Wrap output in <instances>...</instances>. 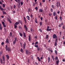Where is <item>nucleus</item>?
<instances>
[{
  "mask_svg": "<svg viewBox=\"0 0 65 65\" xmlns=\"http://www.w3.org/2000/svg\"><path fill=\"white\" fill-rule=\"evenodd\" d=\"M24 22H25V24H26L27 22H26V18H25V17H24Z\"/></svg>",
  "mask_w": 65,
  "mask_h": 65,
  "instance_id": "2eb2a0df",
  "label": "nucleus"
},
{
  "mask_svg": "<svg viewBox=\"0 0 65 65\" xmlns=\"http://www.w3.org/2000/svg\"><path fill=\"white\" fill-rule=\"evenodd\" d=\"M57 43L56 42H55V43H54V46H57Z\"/></svg>",
  "mask_w": 65,
  "mask_h": 65,
  "instance_id": "393cba45",
  "label": "nucleus"
},
{
  "mask_svg": "<svg viewBox=\"0 0 65 65\" xmlns=\"http://www.w3.org/2000/svg\"><path fill=\"white\" fill-rule=\"evenodd\" d=\"M17 37H15V38L14 40L13 41V44H14L15 43H16V42H17Z\"/></svg>",
  "mask_w": 65,
  "mask_h": 65,
  "instance_id": "20e7f679",
  "label": "nucleus"
},
{
  "mask_svg": "<svg viewBox=\"0 0 65 65\" xmlns=\"http://www.w3.org/2000/svg\"><path fill=\"white\" fill-rule=\"evenodd\" d=\"M3 53H2V52H0V56H1V55Z\"/></svg>",
  "mask_w": 65,
  "mask_h": 65,
  "instance_id": "a19ab883",
  "label": "nucleus"
},
{
  "mask_svg": "<svg viewBox=\"0 0 65 65\" xmlns=\"http://www.w3.org/2000/svg\"><path fill=\"white\" fill-rule=\"evenodd\" d=\"M55 60H59V59H58V57L57 56H56V57H55Z\"/></svg>",
  "mask_w": 65,
  "mask_h": 65,
  "instance_id": "412c9836",
  "label": "nucleus"
},
{
  "mask_svg": "<svg viewBox=\"0 0 65 65\" xmlns=\"http://www.w3.org/2000/svg\"><path fill=\"white\" fill-rule=\"evenodd\" d=\"M56 12H54L53 13V15L54 17H55V16H56Z\"/></svg>",
  "mask_w": 65,
  "mask_h": 65,
  "instance_id": "f8f14e48",
  "label": "nucleus"
},
{
  "mask_svg": "<svg viewBox=\"0 0 65 65\" xmlns=\"http://www.w3.org/2000/svg\"><path fill=\"white\" fill-rule=\"evenodd\" d=\"M2 57L3 60V61H5V58L4 56H2Z\"/></svg>",
  "mask_w": 65,
  "mask_h": 65,
  "instance_id": "1a4fd4ad",
  "label": "nucleus"
},
{
  "mask_svg": "<svg viewBox=\"0 0 65 65\" xmlns=\"http://www.w3.org/2000/svg\"><path fill=\"white\" fill-rule=\"evenodd\" d=\"M27 12H30V9H28V10L27 11Z\"/></svg>",
  "mask_w": 65,
  "mask_h": 65,
  "instance_id": "de8ad7c7",
  "label": "nucleus"
},
{
  "mask_svg": "<svg viewBox=\"0 0 65 65\" xmlns=\"http://www.w3.org/2000/svg\"><path fill=\"white\" fill-rule=\"evenodd\" d=\"M59 19L61 20V21H62V17H60Z\"/></svg>",
  "mask_w": 65,
  "mask_h": 65,
  "instance_id": "ea45409f",
  "label": "nucleus"
},
{
  "mask_svg": "<svg viewBox=\"0 0 65 65\" xmlns=\"http://www.w3.org/2000/svg\"><path fill=\"white\" fill-rule=\"evenodd\" d=\"M10 37H11V36H12V32H10Z\"/></svg>",
  "mask_w": 65,
  "mask_h": 65,
  "instance_id": "c85d7f7f",
  "label": "nucleus"
},
{
  "mask_svg": "<svg viewBox=\"0 0 65 65\" xmlns=\"http://www.w3.org/2000/svg\"><path fill=\"white\" fill-rule=\"evenodd\" d=\"M26 18H28L27 19V20H30V17H29V16H27L26 17Z\"/></svg>",
  "mask_w": 65,
  "mask_h": 65,
  "instance_id": "a211bd4d",
  "label": "nucleus"
},
{
  "mask_svg": "<svg viewBox=\"0 0 65 65\" xmlns=\"http://www.w3.org/2000/svg\"><path fill=\"white\" fill-rule=\"evenodd\" d=\"M4 44V42H2L1 43V45H3V44Z\"/></svg>",
  "mask_w": 65,
  "mask_h": 65,
  "instance_id": "a18cd8bd",
  "label": "nucleus"
},
{
  "mask_svg": "<svg viewBox=\"0 0 65 65\" xmlns=\"http://www.w3.org/2000/svg\"><path fill=\"white\" fill-rule=\"evenodd\" d=\"M59 60H57L56 61V63L57 65H58L59 63Z\"/></svg>",
  "mask_w": 65,
  "mask_h": 65,
  "instance_id": "0eeeda50",
  "label": "nucleus"
},
{
  "mask_svg": "<svg viewBox=\"0 0 65 65\" xmlns=\"http://www.w3.org/2000/svg\"><path fill=\"white\" fill-rule=\"evenodd\" d=\"M8 40H9L8 39V38H7V39L6 40V43H9V42Z\"/></svg>",
  "mask_w": 65,
  "mask_h": 65,
  "instance_id": "9b49d317",
  "label": "nucleus"
},
{
  "mask_svg": "<svg viewBox=\"0 0 65 65\" xmlns=\"http://www.w3.org/2000/svg\"><path fill=\"white\" fill-rule=\"evenodd\" d=\"M0 29L1 30H2V28L1 26H0Z\"/></svg>",
  "mask_w": 65,
  "mask_h": 65,
  "instance_id": "680f3d73",
  "label": "nucleus"
},
{
  "mask_svg": "<svg viewBox=\"0 0 65 65\" xmlns=\"http://www.w3.org/2000/svg\"><path fill=\"white\" fill-rule=\"evenodd\" d=\"M57 40H58V39H57V38H56L55 39V41L56 42H57Z\"/></svg>",
  "mask_w": 65,
  "mask_h": 65,
  "instance_id": "4d7b16f0",
  "label": "nucleus"
},
{
  "mask_svg": "<svg viewBox=\"0 0 65 65\" xmlns=\"http://www.w3.org/2000/svg\"><path fill=\"white\" fill-rule=\"evenodd\" d=\"M19 24L20 23H19V22H17L15 23V25H19Z\"/></svg>",
  "mask_w": 65,
  "mask_h": 65,
  "instance_id": "ddd939ff",
  "label": "nucleus"
},
{
  "mask_svg": "<svg viewBox=\"0 0 65 65\" xmlns=\"http://www.w3.org/2000/svg\"><path fill=\"white\" fill-rule=\"evenodd\" d=\"M21 5H22L23 4V2H21Z\"/></svg>",
  "mask_w": 65,
  "mask_h": 65,
  "instance_id": "052dcab7",
  "label": "nucleus"
},
{
  "mask_svg": "<svg viewBox=\"0 0 65 65\" xmlns=\"http://www.w3.org/2000/svg\"><path fill=\"white\" fill-rule=\"evenodd\" d=\"M43 2H45V0H42Z\"/></svg>",
  "mask_w": 65,
  "mask_h": 65,
  "instance_id": "774afa93",
  "label": "nucleus"
},
{
  "mask_svg": "<svg viewBox=\"0 0 65 65\" xmlns=\"http://www.w3.org/2000/svg\"><path fill=\"white\" fill-rule=\"evenodd\" d=\"M48 38V35H47L46 36V39H47Z\"/></svg>",
  "mask_w": 65,
  "mask_h": 65,
  "instance_id": "c756f323",
  "label": "nucleus"
},
{
  "mask_svg": "<svg viewBox=\"0 0 65 65\" xmlns=\"http://www.w3.org/2000/svg\"><path fill=\"white\" fill-rule=\"evenodd\" d=\"M47 30L48 31H50L51 30H52V29L50 28H47Z\"/></svg>",
  "mask_w": 65,
  "mask_h": 65,
  "instance_id": "4be33fe9",
  "label": "nucleus"
},
{
  "mask_svg": "<svg viewBox=\"0 0 65 65\" xmlns=\"http://www.w3.org/2000/svg\"><path fill=\"white\" fill-rule=\"evenodd\" d=\"M0 61L1 64H3V60H2V59L0 58Z\"/></svg>",
  "mask_w": 65,
  "mask_h": 65,
  "instance_id": "dca6fc26",
  "label": "nucleus"
},
{
  "mask_svg": "<svg viewBox=\"0 0 65 65\" xmlns=\"http://www.w3.org/2000/svg\"><path fill=\"white\" fill-rule=\"evenodd\" d=\"M24 28H25H25H27V26H26V25H25L24 26Z\"/></svg>",
  "mask_w": 65,
  "mask_h": 65,
  "instance_id": "c9c22d12",
  "label": "nucleus"
},
{
  "mask_svg": "<svg viewBox=\"0 0 65 65\" xmlns=\"http://www.w3.org/2000/svg\"><path fill=\"white\" fill-rule=\"evenodd\" d=\"M63 25V22H62L61 24H60L58 25V26L59 27H60L61 28V26H62Z\"/></svg>",
  "mask_w": 65,
  "mask_h": 65,
  "instance_id": "423d86ee",
  "label": "nucleus"
},
{
  "mask_svg": "<svg viewBox=\"0 0 65 65\" xmlns=\"http://www.w3.org/2000/svg\"><path fill=\"white\" fill-rule=\"evenodd\" d=\"M25 29L26 31H28V28H27V27H26V28H25Z\"/></svg>",
  "mask_w": 65,
  "mask_h": 65,
  "instance_id": "09e8293b",
  "label": "nucleus"
},
{
  "mask_svg": "<svg viewBox=\"0 0 65 65\" xmlns=\"http://www.w3.org/2000/svg\"><path fill=\"white\" fill-rule=\"evenodd\" d=\"M26 43L24 42V43L23 44V49H25V47H26Z\"/></svg>",
  "mask_w": 65,
  "mask_h": 65,
  "instance_id": "39448f33",
  "label": "nucleus"
},
{
  "mask_svg": "<svg viewBox=\"0 0 65 65\" xmlns=\"http://www.w3.org/2000/svg\"><path fill=\"white\" fill-rule=\"evenodd\" d=\"M39 30L41 32H42V30H41V28L40 29H39Z\"/></svg>",
  "mask_w": 65,
  "mask_h": 65,
  "instance_id": "4c0bfd02",
  "label": "nucleus"
},
{
  "mask_svg": "<svg viewBox=\"0 0 65 65\" xmlns=\"http://www.w3.org/2000/svg\"><path fill=\"white\" fill-rule=\"evenodd\" d=\"M19 34H20V35L21 36H22L23 34H22L21 33V32Z\"/></svg>",
  "mask_w": 65,
  "mask_h": 65,
  "instance_id": "2f4dec72",
  "label": "nucleus"
},
{
  "mask_svg": "<svg viewBox=\"0 0 65 65\" xmlns=\"http://www.w3.org/2000/svg\"><path fill=\"white\" fill-rule=\"evenodd\" d=\"M39 10V12H42V11H43V10H42V9H40Z\"/></svg>",
  "mask_w": 65,
  "mask_h": 65,
  "instance_id": "6e6552de",
  "label": "nucleus"
},
{
  "mask_svg": "<svg viewBox=\"0 0 65 65\" xmlns=\"http://www.w3.org/2000/svg\"><path fill=\"white\" fill-rule=\"evenodd\" d=\"M2 12L3 13V14H6V12L5 11H2Z\"/></svg>",
  "mask_w": 65,
  "mask_h": 65,
  "instance_id": "aec40b11",
  "label": "nucleus"
},
{
  "mask_svg": "<svg viewBox=\"0 0 65 65\" xmlns=\"http://www.w3.org/2000/svg\"><path fill=\"white\" fill-rule=\"evenodd\" d=\"M26 52V55H30L31 54V53L30 52H29V51L28 50H25Z\"/></svg>",
  "mask_w": 65,
  "mask_h": 65,
  "instance_id": "f03ea898",
  "label": "nucleus"
},
{
  "mask_svg": "<svg viewBox=\"0 0 65 65\" xmlns=\"http://www.w3.org/2000/svg\"><path fill=\"white\" fill-rule=\"evenodd\" d=\"M38 41H37L35 43V45H36V44H38Z\"/></svg>",
  "mask_w": 65,
  "mask_h": 65,
  "instance_id": "f704fd0d",
  "label": "nucleus"
},
{
  "mask_svg": "<svg viewBox=\"0 0 65 65\" xmlns=\"http://www.w3.org/2000/svg\"><path fill=\"white\" fill-rule=\"evenodd\" d=\"M52 58L53 59V61H55V58H54V56H52Z\"/></svg>",
  "mask_w": 65,
  "mask_h": 65,
  "instance_id": "f3484780",
  "label": "nucleus"
},
{
  "mask_svg": "<svg viewBox=\"0 0 65 65\" xmlns=\"http://www.w3.org/2000/svg\"><path fill=\"white\" fill-rule=\"evenodd\" d=\"M37 58L38 59V60L39 61H40V58H39V57H37Z\"/></svg>",
  "mask_w": 65,
  "mask_h": 65,
  "instance_id": "cd10ccee",
  "label": "nucleus"
},
{
  "mask_svg": "<svg viewBox=\"0 0 65 65\" xmlns=\"http://www.w3.org/2000/svg\"><path fill=\"white\" fill-rule=\"evenodd\" d=\"M34 38H36V39H37V36H36Z\"/></svg>",
  "mask_w": 65,
  "mask_h": 65,
  "instance_id": "bf43d9fd",
  "label": "nucleus"
},
{
  "mask_svg": "<svg viewBox=\"0 0 65 65\" xmlns=\"http://www.w3.org/2000/svg\"><path fill=\"white\" fill-rule=\"evenodd\" d=\"M53 39H56L57 38V36L56 35L54 34L53 35Z\"/></svg>",
  "mask_w": 65,
  "mask_h": 65,
  "instance_id": "7ed1b4c3",
  "label": "nucleus"
},
{
  "mask_svg": "<svg viewBox=\"0 0 65 65\" xmlns=\"http://www.w3.org/2000/svg\"><path fill=\"white\" fill-rule=\"evenodd\" d=\"M34 46L35 47H37V48L38 47V45H34Z\"/></svg>",
  "mask_w": 65,
  "mask_h": 65,
  "instance_id": "5701e85b",
  "label": "nucleus"
},
{
  "mask_svg": "<svg viewBox=\"0 0 65 65\" xmlns=\"http://www.w3.org/2000/svg\"><path fill=\"white\" fill-rule=\"evenodd\" d=\"M48 63H49V62H50V60H51V59H50V57H48Z\"/></svg>",
  "mask_w": 65,
  "mask_h": 65,
  "instance_id": "6ab92c4d",
  "label": "nucleus"
},
{
  "mask_svg": "<svg viewBox=\"0 0 65 65\" xmlns=\"http://www.w3.org/2000/svg\"><path fill=\"white\" fill-rule=\"evenodd\" d=\"M15 7H16V6H15V5H14L13 6V8L14 9H15Z\"/></svg>",
  "mask_w": 65,
  "mask_h": 65,
  "instance_id": "603ef678",
  "label": "nucleus"
},
{
  "mask_svg": "<svg viewBox=\"0 0 65 65\" xmlns=\"http://www.w3.org/2000/svg\"><path fill=\"white\" fill-rule=\"evenodd\" d=\"M6 57L8 60H9V56L8 55H6Z\"/></svg>",
  "mask_w": 65,
  "mask_h": 65,
  "instance_id": "9d476101",
  "label": "nucleus"
},
{
  "mask_svg": "<svg viewBox=\"0 0 65 65\" xmlns=\"http://www.w3.org/2000/svg\"><path fill=\"white\" fill-rule=\"evenodd\" d=\"M28 40L29 41H31V36L30 35L29 36Z\"/></svg>",
  "mask_w": 65,
  "mask_h": 65,
  "instance_id": "4468645a",
  "label": "nucleus"
},
{
  "mask_svg": "<svg viewBox=\"0 0 65 65\" xmlns=\"http://www.w3.org/2000/svg\"><path fill=\"white\" fill-rule=\"evenodd\" d=\"M55 19L56 20H57L58 19V17L56 15V16L55 17Z\"/></svg>",
  "mask_w": 65,
  "mask_h": 65,
  "instance_id": "a878e982",
  "label": "nucleus"
},
{
  "mask_svg": "<svg viewBox=\"0 0 65 65\" xmlns=\"http://www.w3.org/2000/svg\"><path fill=\"white\" fill-rule=\"evenodd\" d=\"M62 28L63 29H65V27H64V26H62Z\"/></svg>",
  "mask_w": 65,
  "mask_h": 65,
  "instance_id": "13d9d810",
  "label": "nucleus"
},
{
  "mask_svg": "<svg viewBox=\"0 0 65 65\" xmlns=\"http://www.w3.org/2000/svg\"><path fill=\"white\" fill-rule=\"evenodd\" d=\"M57 13L58 14H59V13H60V11L59 10L58 11Z\"/></svg>",
  "mask_w": 65,
  "mask_h": 65,
  "instance_id": "e2e57ef3",
  "label": "nucleus"
},
{
  "mask_svg": "<svg viewBox=\"0 0 65 65\" xmlns=\"http://www.w3.org/2000/svg\"><path fill=\"white\" fill-rule=\"evenodd\" d=\"M0 9L1 11H3V10H4L3 8H1V7L0 8Z\"/></svg>",
  "mask_w": 65,
  "mask_h": 65,
  "instance_id": "bb28decb",
  "label": "nucleus"
},
{
  "mask_svg": "<svg viewBox=\"0 0 65 65\" xmlns=\"http://www.w3.org/2000/svg\"><path fill=\"white\" fill-rule=\"evenodd\" d=\"M0 4H1V5H2L3 4V3L1 2V1H0Z\"/></svg>",
  "mask_w": 65,
  "mask_h": 65,
  "instance_id": "5fc2aeb1",
  "label": "nucleus"
},
{
  "mask_svg": "<svg viewBox=\"0 0 65 65\" xmlns=\"http://www.w3.org/2000/svg\"><path fill=\"white\" fill-rule=\"evenodd\" d=\"M5 48L6 51H8L9 52H10V49L9 47H7V45H6Z\"/></svg>",
  "mask_w": 65,
  "mask_h": 65,
  "instance_id": "f257e3e1",
  "label": "nucleus"
},
{
  "mask_svg": "<svg viewBox=\"0 0 65 65\" xmlns=\"http://www.w3.org/2000/svg\"><path fill=\"white\" fill-rule=\"evenodd\" d=\"M47 50L49 51H50L51 50V49H50V48H47Z\"/></svg>",
  "mask_w": 65,
  "mask_h": 65,
  "instance_id": "8fccbe9b",
  "label": "nucleus"
},
{
  "mask_svg": "<svg viewBox=\"0 0 65 65\" xmlns=\"http://www.w3.org/2000/svg\"><path fill=\"white\" fill-rule=\"evenodd\" d=\"M48 15L49 16H51V14L50 13H49Z\"/></svg>",
  "mask_w": 65,
  "mask_h": 65,
  "instance_id": "338daca9",
  "label": "nucleus"
},
{
  "mask_svg": "<svg viewBox=\"0 0 65 65\" xmlns=\"http://www.w3.org/2000/svg\"><path fill=\"white\" fill-rule=\"evenodd\" d=\"M40 47H38L37 48V50L38 51H40Z\"/></svg>",
  "mask_w": 65,
  "mask_h": 65,
  "instance_id": "b1692460",
  "label": "nucleus"
},
{
  "mask_svg": "<svg viewBox=\"0 0 65 65\" xmlns=\"http://www.w3.org/2000/svg\"><path fill=\"white\" fill-rule=\"evenodd\" d=\"M61 33H62V32L60 31L59 32V34L60 35H61Z\"/></svg>",
  "mask_w": 65,
  "mask_h": 65,
  "instance_id": "0e129e2a",
  "label": "nucleus"
},
{
  "mask_svg": "<svg viewBox=\"0 0 65 65\" xmlns=\"http://www.w3.org/2000/svg\"><path fill=\"white\" fill-rule=\"evenodd\" d=\"M2 24L3 25L5 24V23L4 22H2Z\"/></svg>",
  "mask_w": 65,
  "mask_h": 65,
  "instance_id": "49530a36",
  "label": "nucleus"
},
{
  "mask_svg": "<svg viewBox=\"0 0 65 65\" xmlns=\"http://www.w3.org/2000/svg\"><path fill=\"white\" fill-rule=\"evenodd\" d=\"M40 19H41V21H42V20L43 19V18H42V17H41Z\"/></svg>",
  "mask_w": 65,
  "mask_h": 65,
  "instance_id": "6e6d98bb",
  "label": "nucleus"
},
{
  "mask_svg": "<svg viewBox=\"0 0 65 65\" xmlns=\"http://www.w3.org/2000/svg\"><path fill=\"white\" fill-rule=\"evenodd\" d=\"M55 53L56 54V55H57V51L56 50H55Z\"/></svg>",
  "mask_w": 65,
  "mask_h": 65,
  "instance_id": "e433bc0d",
  "label": "nucleus"
},
{
  "mask_svg": "<svg viewBox=\"0 0 65 65\" xmlns=\"http://www.w3.org/2000/svg\"><path fill=\"white\" fill-rule=\"evenodd\" d=\"M20 51L21 52H22V53H23V50L22 48H21V49L20 50Z\"/></svg>",
  "mask_w": 65,
  "mask_h": 65,
  "instance_id": "7c9ffc66",
  "label": "nucleus"
},
{
  "mask_svg": "<svg viewBox=\"0 0 65 65\" xmlns=\"http://www.w3.org/2000/svg\"><path fill=\"white\" fill-rule=\"evenodd\" d=\"M40 26H41V25H42V22H40Z\"/></svg>",
  "mask_w": 65,
  "mask_h": 65,
  "instance_id": "58836bf2",
  "label": "nucleus"
},
{
  "mask_svg": "<svg viewBox=\"0 0 65 65\" xmlns=\"http://www.w3.org/2000/svg\"><path fill=\"white\" fill-rule=\"evenodd\" d=\"M52 8H53V9H55V8L54 7V5H52Z\"/></svg>",
  "mask_w": 65,
  "mask_h": 65,
  "instance_id": "c03bdc74",
  "label": "nucleus"
},
{
  "mask_svg": "<svg viewBox=\"0 0 65 65\" xmlns=\"http://www.w3.org/2000/svg\"><path fill=\"white\" fill-rule=\"evenodd\" d=\"M35 9H36V10H37L38 9V8H37V7H36L35 8Z\"/></svg>",
  "mask_w": 65,
  "mask_h": 65,
  "instance_id": "864d4df0",
  "label": "nucleus"
},
{
  "mask_svg": "<svg viewBox=\"0 0 65 65\" xmlns=\"http://www.w3.org/2000/svg\"><path fill=\"white\" fill-rule=\"evenodd\" d=\"M23 35L24 37H26V34H25V33L24 32L23 33Z\"/></svg>",
  "mask_w": 65,
  "mask_h": 65,
  "instance_id": "473e14b6",
  "label": "nucleus"
},
{
  "mask_svg": "<svg viewBox=\"0 0 65 65\" xmlns=\"http://www.w3.org/2000/svg\"><path fill=\"white\" fill-rule=\"evenodd\" d=\"M3 26L4 27V28H5L6 27V25L5 24H4L3 25Z\"/></svg>",
  "mask_w": 65,
  "mask_h": 65,
  "instance_id": "3c124183",
  "label": "nucleus"
},
{
  "mask_svg": "<svg viewBox=\"0 0 65 65\" xmlns=\"http://www.w3.org/2000/svg\"><path fill=\"white\" fill-rule=\"evenodd\" d=\"M14 28H15V29H16L17 28V27L18 26L15 25H14Z\"/></svg>",
  "mask_w": 65,
  "mask_h": 65,
  "instance_id": "79ce46f5",
  "label": "nucleus"
},
{
  "mask_svg": "<svg viewBox=\"0 0 65 65\" xmlns=\"http://www.w3.org/2000/svg\"><path fill=\"white\" fill-rule=\"evenodd\" d=\"M3 7H5V4H3Z\"/></svg>",
  "mask_w": 65,
  "mask_h": 65,
  "instance_id": "72a5a7b5",
  "label": "nucleus"
},
{
  "mask_svg": "<svg viewBox=\"0 0 65 65\" xmlns=\"http://www.w3.org/2000/svg\"><path fill=\"white\" fill-rule=\"evenodd\" d=\"M63 12L62 11H61L60 12V15H62V14H63Z\"/></svg>",
  "mask_w": 65,
  "mask_h": 65,
  "instance_id": "37998d69",
  "label": "nucleus"
},
{
  "mask_svg": "<svg viewBox=\"0 0 65 65\" xmlns=\"http://www.w3.org/2000/svg\"><path fill=\"white\" fill-rule=\"evenodd\" d=\"M35 3H34L33 4V6H35Z\"/></svg>",
  "mask_w": 65,
  "mask_h": 65,
  "instance_id": "69168bd1",
  "label": "nucleus"
}]
</instances>
